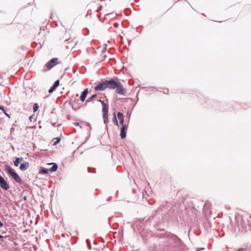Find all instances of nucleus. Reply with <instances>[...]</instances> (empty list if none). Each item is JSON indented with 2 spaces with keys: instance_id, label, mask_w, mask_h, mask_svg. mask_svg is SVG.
<instances>
[{
  "instance_id": "obj_1",
  "label": "nucleus",
  "mask_w": 251,
  "mask_h": 251,
  "mask_svg": "<svg viewBox=\"0 0 251 251\" xmlns=\"http://www.w3.org/2000/svg\"><path fill=\"white\" fill-rule=\"evenodd\" d=\"M234 227L235 231L245 232L247 230L248 227L249 229H251V216L248 215H236Z\"/></svg>"
},
{
  "instance_id": "obj_2",
  "label": "nucleus",
  "mask_w": 251,
  "mask_h": 251,
  "mask_svg": "<svg viewBox=\"0 0 251 251\" xmlns=\"http://www.w3.org/2000/svg\"><path fill=\"white\" fill-rule=\"evenodd\" d=\"M165 238L166 240L164 241L165 246L168 247L171 250L176 251L182 249L183 244L182 241L176 235L170 233H166L165 235Z\"/></svg>"
},
{
  "instance_id": "obj_3",
  "label": "nucleus",
  "mask_w": 251,
  "mask_h": 251,
  "mask_svg": "<svg viewBox=\"0 0 251 251\" xmlns=\"http://www.w3.org/2000/svg\"><path fill=\"white\" fill-rule=\"evenodd\" d=\"M178 214V211L176 206H173L162 218L164 221H175L177 220Z\"/></svg>"
},
{
  "instance_id": "obj_4",
  "label": "nucleus",
  "mask_w": 251,
  "mask_h": 251,
  "mask_svg": "<svg viewBox=\"0 0 251 251\" xmlns=\"http://www.w3.org/2000/svg\"><path fill=\"white\" fill-rule=\"evenodd\" d=\"M4 171L9 176H10L16 182L19 184H22L23 182L21 178L18 175V174L15 172V170L13 169L8 164H5L4 165Z\"/></svg>"
},
{
  "instance_id": "obj_5",
  "label": "nucleus",
  "mask_w": 251,
  "mask_h": 251,
  "mask_svg": "<svg viewBox=\"0 0 251 251\" xmlns=\"http://www.w3.org/2000/svg\"><path fill=\"white\" fill-rule=\"evenodd\" d=\"M108 110L109 105L108 104L105 102L102 103V118L103 119V123L105 124H107L108 123Z\"/></svg>"
},
{
  "instance_id": "obj_6",
  "label": "nucleus",
  "mask_w": 251,
  "mask_h": 251,
  "mask_svg": "<svg viewBox=\"0 0 251 251\" xmlns=\"http://www.w3.org/2000/svg\"><path fill=\"white\" fill-rule=\"evenodd\" d=\"M119 78L118 77H114L111 78L109 80H105L106 88H108L110 89H114L116 87H117V82L119 81Z\"/></svg>"
},
{
  "instance_id": "obj_7",
  "label": "nucleus",
  "mask_w": 251,
  "mask_h": 251,
  "mask_svg": "<svg viewBox=\"0 0 251 251\" xmlns=\"http://www.w3.org/2000/svg\"><path fill=\"white\" fill-rule=\"evenodd\" d=\"M59 63L57 58H52L46 63L45 67L47 69V71H49Z\"/></svg>"
},
{
  "instance_id": "obj_8",
  "label": "nucleus",
  "mask_w": 251,
  "mask_h": 251,
  "mask_svg": "<svg viewBox=\"0 0 251 251\" xmlns=\"http://www.w3.org/2000/svg\"><path fill=\"white\" fill-rule=\"evenodd\" d=\"M0 187L5 191L10 188V185L6 180L0 175Z\"/></svg>"
},
{
  "instance_id": "obj_9",
  "label": "nucleus",
  "mask_w": 251,
  "mask_h": 251,
  "mask_svg": "<svg viewBox=\"0 0 251 251\" xmlns=\"http://www.w3.org/2000/svg\"><path fill=\"white\" fill-rule=\"evenodd\" d=\"M117 87L115 88L116 92L120 95H125L126 91L124 89L122 84L119 81V80L117 82Z\"/></svg>"
},
{
  "instance_id": "obj_10",
  "label": "nucleus",
  "mask_w": 251,
  "mask_h": 251,
  "mask_svg": "<svg viewBox=\"0 0 251 251\" xmlns=\"http://www.w3.org/2000/svg\"><path fill=\"white\" fill-rule=\"evenodd\" d=\"M106 88V85L105 83V80L102 81L100 83H99L97 85H96L94 90L95 91H103Z\"/></svg>"
},
{
  "instance_id": "obj_11",
  "label": "nucleus",
  "mask_w": 251,
  "mask_h": 251,
  "mask_svg": "<svg viewBox=\"0 0 251 251\" xmlns=\"http://www.w3.org/2000/svg\"><path fill=\"white\" fill-rule=\"evenodd\" d=\"M128 128V126L126 125H122V127L120 130V137L121 138L123 139L126 137V130Z\"/></svg>"
},
{
  "instance_id": "obj_12",
  "label": "nucleus",
  "mask_w": 251,
  "mask_h": 251,
  "mask_svg": "<svg viewBox=\"0 0 251 251\" xmlns=\"http://www.w3.org/2000/svg\"><path fill=\"white\" fill-rule=\"evenodd\" d=\"M60 81L59 79L56 80L53 84V85L50 87L48 90V92L50 94L53 93L59 85Z\"/></svg>"
},
{
  "instance_id": "obj_13",
  "label": "nucleus",
  "mask_w": 251,
  "mask_h": 251,
  "mask_svg": "<svg viewBox=\"0 0 251 251\" xmlns=\"http://www.w3.org/2000/svg\"><path fill=\"white\" fill-rule=\"evenodd\" d=\"M29 166V163L28 162L25 161L20 164L19 166V169L21 171H25L28 168Z\"/></svg>"
},
{
  "instance_id": "obj_14",
  "label": "nucleus",
  "mask_w": 251,
  "mask_h": 251,
  "mask_svg": "<svg viewBox=\"0 0 251 251\" xmlns=\"http://www.w3.org/2000/svg\"><path fill=\"white\" fill-rule=\"evenodd\" d=\"M88 93V89H85L84 91H83L80 95V100L81 101H84L85 100V98L87 97V95Z\"/></svg>"
},
{
  "instance_id": "obj_15",
  "label": "nucleus",
  "mask_w": 251,
  "mask_h": 251,
  "mask_svg": "<svg viewBox=\"0 0 251 251\" xmlns=\"http://www.w3.org/2000/svg\"><path fill=\"white\" fill-rule=\"evenodd\" d=\"M117 117L119 120L120 124L121 125H125L124 123V116L123 114L121 112H118L117 113Z\"/></svg>"
},
{
  "instance_id": "obj_16",
  "label": "nucleus",
  "mask_w": 251,
  "mask_h": 251,
  "mask_svg": "<svg viewBox=\"0 0 251 251\" xmlns=\"http://www.w3.org/2000/svg\"><path fill=\"white\" fill-rule=\"evenodd\" d=\"M49 164H52V167L49 169L50 172H54L57 170L58 168V165L56 163H50Z\"/></svg>"
},
{
  "instance_id": "obj_17",
  "label": "nucleus",
  "mask_w": 251,
  "mask_h": 251,
  "mask_svg": "<svg viewBox=\"0 0 251 251\" xmlns=\"http://www.w3.org/2000/svg\"><path fill=\"white\" fill-rule=\"evenodd\" d=\"M50 172L49 169L45 168H41L39 170V173L41 174H47Z\"/></svg>"
},
{
  "instance_id": "obj_18",
  "label": "nucleus",
  "mask_w": 251,
  "mask_h": 251,
  "mask_svg": "<svg viewBox=\"0 0 251 251\" xmlns=\"http://www.w3.org/2000/svg\"><path fill=\"white\" fill-rule=\"evenodd\" d=\"M112 121L114 123V124L115 125V126H119V124H118V120H117V118L116 117V113L115 112H114L113 113V118H112Z\"/></svg>"
},
{
  "instance_id": "obj_19",
  "label": "nucleus",
  "mask_w": 251,
  "mask_h": 251,
  "mask_svg": "<svg viewBox=\"0 0 251 251\" xmlns=\"http://www.w3.org/2000/svg\"><path fill=\"white\" fill-rule=\"evenodd\" d=\"M39 109V105H38V104L37 103H35L34 104H33V112L35 113Z\"/></svg>"
},
{
  "instance_id": "obj_20",
  "label": "nucleus",
  "mask_w": 251,
  "mask_h": 251,
  "mask_svg": "<svg viewBox=\"0 0 251 251\" xmlns=\"http://www.w3.org/2000/svg\"><path fill=\"white\" fill-rule=\"evenodd\" d=\"M14 164L15 166L18 167L20 164V161L18 160L17 157H15L13 160Z\"/></svg>"
},
{
  "instance_id": "obj_21",
  "label": "nucleus",
  "mask_w": 251,
  "mask_h": 251,
  "mask_svg": "<svg viewBox=\"0 0 251 251\" xmlns=\"http://www.w3.org/2000/svg\"><path fill=\"white\" fill-rule=\"evenodd\" d=\"M70 103L72 105L73 109L75 110H77L80 107V106H75V105H74V103L72 101H71Z\"/></svg>"
},
{
  "instance_id": "obj_22",
  "label": "nucleus",
  "mask_w": 251,
  "mask_h": 251,
  "mask_svg": "<svg viewBox=\"0 0 251 251\" xmlns=\"http://www.w3.org/2000/svg\"><path fill=\"white\" fill-rule=\"evenodd\" d=\"M88 172L90 173H95V169L94 168L88 167Z\"/></svg>"
},
{
  "instance_id": "obj_23",
  "label": "nucleus",
  "mask_w": 251,
  "mask_h": 251,
  "mask_svg": "<svg viewBox=\"0 0 251 251\" xmlns=\"http://www.w3.org/2000/svg\"><path fill=\"white\" fill-rule=\"evenodd\" d=\"M97 97V94H94L91 97H90L88 100L87 102H89L91 101L93 99Z\"/></svg>"
},
{
  "instance_id": "obj_24",
  "label": "nucleus",
  "mask_w": 251,
  "mask_h": 251,
  "mask_svg": "<svg viewBox=\"0 0 251 251\" xmlns=\"http://www.w3.org/2000/svg\"><path fill=\"white\" fill-rule=\"evenodd\" d=\"M209 207V204L208 203H205L203 206V210L204 211V212H206V209L208 208Z\"/></svg>"
},
{
  "instance_id": "obj_25",
  "label": "nucleus",
  "mask_w": 251,
  "mask_h": 251,
  "mask_svg": "<svg viewBox=\"0 0 251 251\" xmlns=\"http://www.w3.org/2000/svg\"><path fill=\"white\" fill-rule=\"evenodd\" d=\"M60 141V138L59 137H57L56 138V141L54 143L53 145H55L57 144L58 143H59Z\"/></svg>"
},
{
  "instance_id": "obj_26",
  "label": "nucleus",
  "mask_w": 251,
  "mask_h": 251,
  "mask_svg": "<svg viewBox=\"0 0 251 251\" xmlns=\"http://www.w3.org/2000/svg\"><path fill=\"white\" fill-rule=\"evenodd\" d=\"M104 47L102 49V50H101V53H104L105 51H106V46H107V45L106 44H105L104 45Z\"/></svg>"
},
{
  "instance_id": "obj_27",
  "label": "nucleus",
  "mask_w": 251,
  "mask_h": 251,
  "mask_svg": "<svg viewBox=\"0 0 251 251\" xmlns=\"http://www.w3.org/2000/svg\"><path fill=\"white\" fill-rule=\"evenodd\" d=\"M130 116H131V113L129 111H127L126 113V117H128V121H129V120H130Z\"/></svg>"
},
{
  "instance_id": "obj_28",
  "label": "nucleus",
  "mask_w": 251,
  "mask_h": 251,
  "mask_svg": "<svg viewBox=\"0 0 251 251\" xmlns=\"http://www.w3.org/2000/svg\"><path fill=\"white\" fill-rule=\"evenodd\" d=\"M0 109L3 112L4 111H5L6 110H5V107L2 106V105H0Z\"/></svg>"
},
{
  "instance_id": "obj_29",
  "label": "nucleus",
  "mask_w": 251,
  "mask_h": 251,
  "mask_svg": "<svg viewBox=\"0 0 251 251\" xmlns=\"http://www.w3.org/2000/svg\"><path fill=\"white\" fill-rule=\"evenodd\" d=\"M17 159L20 161V163L24 161V158L23 157H17Z\"/></svg>"
},
{
  "instance_id": "obj_30",
  "label": "nucleus",
  "mask_w": 251,
  "mask_h": 251,
  "mask_svg": "<svg viewBox=\"0 0 251 251\" xmlns=\"http://www.w3.org/2000/svg\"><path fill=\"white\" fill-rule=\"evenodd\" d=\"M86 243L87 244V245L91 244V241L89 239H86Z\"/></svg>"
},
{
  "instance_id": "obj_31",
  "label": "nucleus",
  "mask_w": 251,
  "mask_h": 251,
  "mask_svg": "<svg viewBox=\"0 0 251 251\" xmlns=\"http://www.w3.org/2000/svg\"><path fill=\"white\" fill-rule=\"evenodd\" d=\"M113 26L115 28H117L119 26V24L118 23H115Z\"/></svg>"
},
{
  "instance_id": "obj_32",
  "label": "nucleus",
  "mask_w": 251,
  "mask_h": 251,
  "mask_svg": "<svg viewBox=\"0 0 251 251\" xmlns=\"http://www.w3.org/2000/svg\"><path fill=\"white\" fill-rule=\"evenodd\" d=\"M3 113H4V114L8 118H10V115L8 114L7 112H6V111L5 110V111L3 112Z\"/></svg>"
},
{
  "instance_id": "obj_33",
  "label": "nucleus",
  "mask_w": 251,
  "mask_h": 251,
  "mask_svg": "<svg viewBox=\"0 0 251 251\" xmlns=\"http://www.w3.org/2000/svg\"><path fill=\"white\" fill-rule=\"evenodd\" d=\"M204 249V248H197V249H196V251H201V250H203Z\"/></svg>"
},
{
  "instance_id": "obj_34",
  "label": "nucleus",
  "mask_w": 251,
  "mask_h": 251,
  "mask_svg": "<svg viewBox=\"0 0 251 251\" xmlns=\"http://www.w3.org/2000/svg\"><path fill=\"white\" fill-rule=\"evenodd\" d=\"M74 125H75V126H79V123H77V122H75V123H74Z\"/></svg>"
},
{
  "instance_id": "obj_35",
  "label": "nucleus",
  "mask_w": 251,
  "mask_h": 251,
  "mask_svg": "<svg viewBox=\"0 0 251 251\" xmlns=\"http://www.w3.org/2000/svg\"><path fill=\"white\" fill-rule=\"evenodd\" d=\"M3 236L2 235H0V240L2 241H3Z\"/></svg>"
},
{
  "instance_id": "obj_36",
  "label": "nucleus",
  "mask_w": 251,
  "mask_h": 251,
  "mask_svg": "<svg viewBox=\"0 0 251 251\" xmlns=\"http://www.w3.org/2000/svg\"><path fill=\"white\" fill-rule=\"evenodd\" d=\"M87 247H88V249L90 250L91 249V244L90 245H87Z\"/></svg>"
},
{
  "instance_id": "obj_37",
  "label": "nucleus",
  "mask_w": 251,
  "mask_h": 251,
  "mask_svg": "<svg viewBox=\"0 0 251 251\" xmlns=\"http://www.w3.org/2000/svg\"><path fill=\"white\" fill-rule=\"evenodd\" d=\"M76 69H75V68H73V73L74 74H75L76 72Z\"/></svg>"
},
{
  "instance_id": "obj_38",
  "label": "nucleus",
  "mask_w": 251,
  "mask_h": 251,
  "mask_svg": "<svg viewBox=\"0 0 251 251\" xmlns=\"http://www.w3.org/2000/svg\"><path fill=\"white\" fill-rule=\"evenodd\" d=\"M23 199L24 201H26L27 200V197L26 196H25L24 197H23Z\"/></svg>"
},
{
  "instance_id": "obj_39",
  "label": "nucleus",
  "mask_w": 251,
  "mask_h": 251,
  "mask_svg": "<svg viewBox=\"0 0 251 251\" xmlns=\"http://www.w3.org/2000/svg\"><path fill=\"white\" fill-rule=\"evenodd\" d=\"M33 116H34V115H32V116H31L29 117V120H30V121H32V118H33Z\"/></svg>"
},
{
  "instance_id": "obj_40",
  "label": "nucleus",
  "mask_w": 251,
  "mask_h": 251,
  "mask_svg": "<svg viewBox=\"0 0 251 251\" xmlns=\"http://www.w3.org/2000/svg\"><path fill=\"white\" fill-rule=\"evenodd\" d=\"M70 69L69 68H67L66 69H65V72L66 73L67 72V71H69V70Z\"/></svg>"
},
{
  "instance_id": "obj_41",
  "label": "nucleus",
  "mask_w": 251,
  "mask_h": 251,
  "mask_svg": "<svg viewBox=\"0 0 251 251\" xmlns=\"http://www.w3.org/2000/svg\"><path fill=\"white\" fill-rule=\"evenodd\" d=\"M70 69L69 68H67L66 69H65V72L66 73L67 72V71H69V70Z\"/></svg>"
},
{
  "instance_id": "obj_42",
  "label": "nucleus",
  "mask_w": 251,
  "mask_h": 251,
  "mask_svg": "<svg viewBox=\"0 0 251 251\" xmlns=\"http://www.w3.org/2000/svg\"><path fill=\"white\" fill-rule=\"evenodd\" d=\"M99 101L101 103V105H102V103L103 102H104V101L103 100H99Z\"/></svg>"
},
{
  "instance_id": "obj_43",
  "label": "nucleus",
  "mask_w": 251,
  "mask_h": 251,
  "mask_svg": "<svg viewBox=\"0 0 251 251\" xmlns=\"http://www.w3.org/2000/svg\"><path fill=\"white\" fill-rule=\"evenodd\" d=\"M129 10L127 9L125 10V12L126 15H128V13H126V11H128Z\"/></svg>"
},
{
  "instance_id": "obj_44",
  "label": "nucleus",
  "mask_w": 251,
  "mask_h": 251,
  "mask_svg": "<svg viewBox=\"0 0 251 251\" xmlns=\"http://www.w3.org/2000/svg\"><path fill=\"white\" fill-rule=\"evenodd\" d=\"M51 124H52V126H55L56 123H52Z\"/></svg>"
},
{
  "instance_id": "obj_45",
  "label": "nucleus",
  "mask_w": 251,
  "mask_h": 251,
  "mask_svg": "<svg viewBox=\"0 0 251 251\" xmlns=\"http://www.w3.org/2000/svg\"><path fill=\"white\" fill-rule=\"evenodd\" d=\"M111 197H110V198L107 199V201H111Z\"/></svg>"
},
{
  "instance_id": "obj_46",
  "label": "nucleus",
  "mask_w": 251,
  "mask_h": 251,
  "mask_svg": "<svg viewBox=\"0 0 251 251\" xmlns=\"http://www.w3.org/2000/svg\"><path fill=\"white\" fill-rule=\"evenodd\" d=\"M86 30L87 31V33H86V35H88V34H89V30H88V29L87 28H86Z\"/></svg>"
},
{
  "instance_id": "obj_47",
  "label": "nucleus",
  "mask_w": 251,
  "mask_h": 251,
  "mask_svg": "<svg viewBox=\"0 0 251 251\" xmlns=\"http://www.w3.org/2000/svg\"><path fill=\"white\" fill-rule=\"evenodd\" d=\"M101 8H102V6L101 5V6L100 7V8L99 9V10H100L101 9Z\"/></svg>"
},
{
  "instance_id": "obj_48",
  "label": "nucleus",
  "mask_w": 251,
  "mask_h": 251,
  "mask_svg": "<svg viewBox=\"0 0 251 251\" xmlns=\"http://www.w3.org/2000/svg\"><path fill=\"white\" fill-rule=\"evenodd\" d=\"M135 2H137L139 1V0H134Z\"/></svg>"
},
{
  "instance_id": "obj_49",
  "label": "nucleus",
  "mask_w": 251,
  "mask_h": 251,
  "mask_svg": "<svg viewBox=\"0 0 251 251\" xmlns=\"http://www.w3.org/2000/svg\"><path fill=\"white\" fill-rule=\"evenodd\" d=\"M75 151H74L73 152V153H72L73 155H74V154L75 153Z\"/></svg>"
},
{
  "instance_id": "obj_50",
  "label": "nucleus",
  "mask_w": 251,
  "mask_h": 251,
  "mask_svg": "<svg viewBox=\"0 0 251 251\" xmlns=\"http://www.w3.org/2000/svg\"><path fill=\"white\" fill-rule=\"evenodd\" d=\"M131 43V41H128V44H130Z\"/></svg>"
},
{
  "instance_id": "obj_51",
  "label": "nucleus",
  "mask_w": 251,
  "mask_h": 251,
  "mask_svg": "<svg viewBox=\"0 0 251 251\" xmlns=\"http://www.w3.org/2000/svg\"><path fill=\"white\" fill-rule=\"evenodd\" d=\"M138 251V250H137V251H136V250H132V251Z\"/></svg>"
},
{
  "instance_id": "obj_52",
  "label": "nucleus",
  "mask_w": 251,
  "mask_h": 251,
  "mask_svg": "<svg viewBox=\"0 0 251 251\" xmlns=\"http://www.w3.org/2000/svg\"><path fill=\"white\" fill-rule=\"evenodd\" d=\"M133 192L134 193L135 192V190H133Z\"/></svg>"
},
{
  "instance_id": "obj_53",
  "label": "nucleus",
  "mask_w": 251,
  "mask_h": 251,
  "mask_svg": "<svg viewBox=\"0 0 251 251\" xmlns=\"http://www.w3.org/2000/svg\"><path fill=\"white\" fill-rule=\"evenodd\" d=\"M149 204H152L151 203L149 202Z\"/></svg>"
},
{
  "instance_id": "obj_54",
  "label": "nucleus",
  "mask_w": 251,
  "mask_h": 251,
  "mask_svg": "<svg viewBox=\"0 0 251 251\" xmlns=\"http://www.w3.org/2000/svg\"><path fill=\"white\" fill-rule=\"evenodd\" d=\"M164 93L166 94V91L164 92Z\"/></svg>"
},
{
  "instance_id": "obj_55",
  "label": "nucleus",
  "mask_w": 251,
  "mask_h": 251,
  "mask_svg": "<svg viewBox=\"0 0 251 251\" xmlns=\"http://www.w3.org/2000/svg\"><path fill=\"white\" fill-rule=\"evenodd\" d=\"M164 93L166 94V91L164 92Z\"/></svg>"
}]
</instances>
